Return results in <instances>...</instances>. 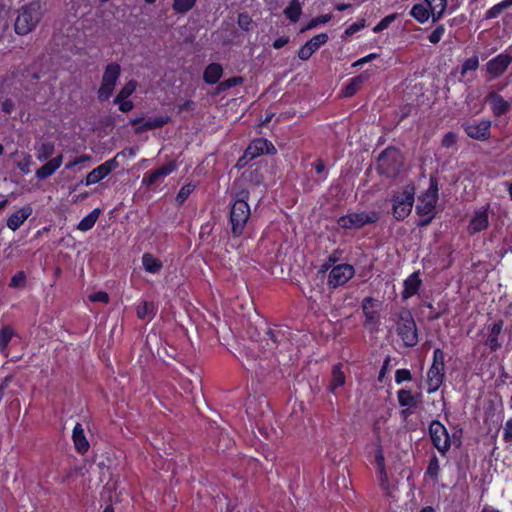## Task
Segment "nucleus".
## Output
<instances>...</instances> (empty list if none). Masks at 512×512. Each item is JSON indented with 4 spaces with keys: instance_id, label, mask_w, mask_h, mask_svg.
Returning <instances> with one entry per match:
<instances>
[{
    "instance_id": "1",
    "label": "nucleus",
    "mask_w": 512,
    "mask_h": 512,
    "mask_svg": "<svg viewBox=\"0 0 512 512\" xmlns=\"http://www.w3.org/2000/svg\"><path fill=\"white\" fill-rule=\"evenodd\" d=\"M43 16V5L39 0L30 1L21 6L17 11L14 22V31L19 36H25L32 32Z\"/></svg>"
},
{
    "instance_id": "2",
    "label": "nucleus",
    "mask_w": 512,
    "mask_h": 512,
    "mask_svg": "<svg viewBox=\"0 0 512 512\" xmlns=\"http://www.w3.org/2000/svg\"><path fill=\"white\" fill-rule=\"evenodd\" d=\"M395 332L405 348H413L419 342V330L412 312L402 308L395 317Z\"/></svg>"
},
{
    "instance_id": "3",
    "label": "nucleus",
    "mask_w": 512,
    "mask_h": 512,
    "mask_svg": "<svg viewBox=\"0 0 512 512\" xmlns=\"http://www.w3.org/2000/svg\"><path fill=\"white\" fill-rule=\"evenodd\" d=\"M251 210L247 200H235L229 210L228 225L230 227L231 236L236 239L240 238L250 219Z\"/></svg>"
},
{
    "instance_id": "4",
    "label": "nucleus",
    "mask_w": 512,
    "mask_h": 512,
    "mask_svg": "<svg viewBox=\"0 0 512 512\" xmlns=\"http://www.w3.org/2000/svg\"><path fill=\"white\" fill-rule=\"evenodd\" d=\"M415 201V186L407 185L401 192L391 197L392 215L397 221L405 220L412 212Z\"/></svg>"
},
{
    "instance_id": "5",
    "label": "nucleus",
    "mask_w": 512,
    "mask_h": 512,
    "mask_svg": "<svg viewBox=\"0 0 512 512\" xmlns=\"http://www.w3.org/2000/svg\"><path fill=\"white\" fill-rule=\"evenodd\" d=\"M381 218L379 211H357L340 216L337 219V225L345 230L362 229L369 224L377 223Z\"/></svg>"
},
{
    "instance_id": "6",
    "label": "nucleus",
    "mask_w": 512,
    "mask_h": 512,
    "mask_svg": "<svg viewBox=\"0 0 512 512\" xmlns=\"http://www.w3.org/2000/svg\"><path fill=\"white\" fill-rule=\"evenodd\" d=\"M403 163L397 148L389 146L378 157L377 170L379 174L389 178L396 177L402 169Z\"/></svg>"
},
{
    "instance_id": "7",
    "label": "nucleus",
    "mask_w": 512,
    "mask_h": 512,
    "mask_svg": "<svg viewBox=\"0 0 512 512\" xmlns=\"http://www.w3.org/2000/svg\"><path fill=\"white\" fill-rule=\"evenodd\" d=\"M428 435L432 446L445 457L451 449L450 434L445 425L438 419H433L428 425Z\"/></svg>"
},
{
    "instance_id": "8",
    "label": "nucleus",
    "mask_w": 512,
    "mask_h": 512,
    "mask_svg": "<svg viewBox=\"0 0 512 512\" xmlns=\"http://www.w3.org/2000/svg\"><path fill=\"white\" fill-rule=\"evenodd\" d=\"M381 302L371 296L365 297L361 302V309L365 317L363 326L370 333L377 332L380 325Z\"/></svg>"
},
{
    "instance_id": "9",
    "label": "nucleus",
    "mask_w": 512,
    "mask_h": 512,
    "mask_svg": "<svg viewBox=\"0 0 512 512\" xmlns=\"http://www.w3.org/2000/svg\"><path fill=\"white\" fill-rule=\"evenodd\" d=\"M355 275V268L348 263L338 264L332 267L329 272L327 285L329 288L336 289L344 286Z\"/></svg>"
},
{
    "instance_id": "10",
    "label": "nucleus",
    "mask_w": 512,
    "mask_h": 512,
    "mask_svg": "<svg viewBox=\"0 0 512 512\" xmlns=\"http://www.w3.org/2000/svg\"><path fill=\"white\" fill-rule=\"evenodd\" d=\"M277 153V150L273 143L266 138H255L253 139L248 147L246 148L244 155L242 158L238 160V165H241V161L244 158L248 160H253L262 155H274Z\"/></svg>"
},
{
    "instance_id": "11",
    "label": "nucleus",
    "mask_w": 512,
    "mask_h": 512,
    "mask_svg": "<svg viewBox=\"0 0 512 512\" xmlns=\"http://www.w3.org/2000/svg\"><path fill=\"white\" fill-rule=\"evenodd\" d=\"M489 212H490V204L480 207L475 210L469 223L467 225V233L470 236H475L482 231H485L489 227Z\"/></svg>"
},
{
    "instance_id": "12",
    "label": "nucleus",
    "mask_w": 512,
    "mask_h": 512,
    "mask_svg": "<svg viewBox=\"0 0 512 512\" xmlns=\"http://www.w3.org/2000/svg\"><path fill=\"white\" fill-rule=\"evenodd\" d=\"M120 167V163L116 158H111L104 163L100 164L92 171H90L82 183L86 186L96 184L106 178L111 172L115 171Z\"/></svg>"
},
{
    "instance_id": "13",
    "label": "nucleus",
    "mask_w": 512,
    "mask_h": 512,
    "mask_svg": "<svg viewBox=\"0 0 512 512\" xmlns=\"http://www.w3.org/2000/svg\"><path fill=\"white\" fill-rule=\"evenodd\" d=\"M491 124L488 119H481L479 121L473 120L463 124V129L467 136L478 141H486L491 136Z\"/></svg>"
},
{
    "instance_id": "14",
    "label": "nucleus",
    "mask_w": 512,
    "mask_h": 512,
    "mask_svg": "<svg viewBox=\"0 0 512 512\" xmlns=\"http://www.w3.org/2000/svg\"><path fill=\"white\" fill-rule=\"evenodd\" d=\"M142 121L143 118L141 117H137L129 121V124L135 127L136 134L162 128L171 121V117L167 114H164L155 117H149L146 121L141 123Z\"/></svg>"
},
{
    "instance_id": "15",
    "label": "nucleus",
    "mask_w": 512,
    "mask_h": 512,
    "mask_svg": "<svg viewBox=\"0 0 512 512\" xmlns=\"http://www.w3.org/2000/svg\"><path fill=\"white\" fill-rule=\"evenodd\" d=\"M422 398V394L417 392L413 394L410 389H400L397 391V400L400 407H403L401 416L407 418L413 413V410L418 407V404Z\"/></svg>"
},
{
    "instance_id": "16",
    "label": "nucleus",
    "mask_w": 512,
    "mask_h": 512,
    "mask_svg": "<svg viewBox=\"0 0 512 512\" xmlns=\"http://www.w3.org/2000/svg\"><path fill=\"white\" fill-rule=\"evenodd\" d=\"M512 63V56L507 53H500L490 59L486 64L487 73L492 79L500 77Z\"/></svg>"
},
{
    "instance_id": "17",
    "label": "nucleus",
    "mask_w": 512,
    "mask_h": 512,
    "mask_svg": "<svg viewBox=\"0 0 512 512\" xmlns=\"http://www.w3.org/2000/svg\"><path fill=\"white\" fill-rule=\"evenodd\" d=\"M374 463L377 469L379 486L384 491L385 495L390 496V482L386 471L385 457L381 446H379L375 451Z\"/></svg>"
},
{
    "instance_id": "18",
    "label": "nucleus",
    "mask_w": 512,
    "mask_h": 512,
    "mask_svg": "<svg viewBox=\"0 0 512 512\" xmlns=\"http://www.w3.org/2000/svg\"><path fill=\"white\" fill-rule=\"evenodd\" d=\"M346 373L344 371V364L338 362L332 366L329 384L327 391L335 396L339 394V389L343 388L346 384Z\"/></svg>"
},
{
    "instance_id": "19",
    "label": "nucleus",
    "mask_w": 512,
    "mask_h": 512,
    "mask_svg": "<svg viewBox=\"0 0 512 512\" xmlns=\"http://www.w3.org/2000/svg\"><path fill=\"white\" fill-rule=\"evenodd\" d=\"M177 165L174 161H170L167 164L161 166L158 169L147 172L142 178V185L150 187L155 185L160 179H163L174 172Z\"/></svg>"
},
{
    "instance_id": "20",
    "label": "nucleus",
    "mask_w": 512,
    "mask_h": 512,
    "mask_svg": "<svg viewBox=\"0 0 512 512\" xmlns=\"http://www.w3.org/2000/svg\"><path fill=\"white\" fill-rule=\"evenodd\" d=\"M486 102L490 105L492 114L496 118L507 114L511 108L510 102L506 101L502 95L494 91L487 94Z\"/></svg>"
},
{
    "instance_id": "21",
    "label": "nucleus",
    "mask_w": 512,
    "mask_h": 512,
    "mask_svg": "<svg viewBox=\"0 0 512 512\" xmlns=\"http://www.w3.org/2000/svg\"><path fill=\"white\" fill-rule=\"evenodd\" d=\"M504 321L499 319L488 326V335L484 341V345L490 350V352H496L502 344L499 341V336L502 332Z\"/></svg>"
},
{
    "instance_id": "22",
    "label": "nucleus",
    "mask_w": 512,
    "mask_h": 512,
    "mask_svg": "<svg viewBox=\"0 0 512 512\" xmlns=\"http://www.w3.org/2000/svg\"><path fill=\"white\" fill-rule=\"evenodd\" d=\"M446 370L439 367H429L426 374L427 393L432 394L439 390L445 380Z\"/></svg>"
},
{
    "instance_id": "23",
    "label": "nucleus",
    "mask_w": 512,
    "mask_h": 512,
    "mask_svg": "<svg viewBox=\"0 0 512 512\" xmlns=\"http://www.w3.org/2000/svg\"><path fill=\"white\" fill-rule=\"evenodd\" d=\"M33 208L27 204L14 213H12L7 219V227L12 230H18L24 222L32 215Z\"/></svg>"
},
{
    "instance_id": "24",
    "label": "nucleus",
    "mask_w": 512,
    "mask_h": 512,
    "mask_svg": "<svg viewBox=\"0 0 512 512\" xmlns=\"http://www.w3.org/2000/svg\"><path fill=\"white\" fill-rule=\"evenodd\" d=\"M370 78L368 71L354 76L348 80L341 90V96L345 98L353 97L362 87V85Z\"/></svg>"
},
{
    "instance_id": "25",
    "label": "nucleus",
    "mask_w": 512,
    "mask_h": 512,
    "mask_svg": "<svg viewBox=\"0 0 512 512\" xmlns=\"http://www.w3.org/2000/svg\"><path fill=\"white\" fill-rule=\"evenodd\" d=\"M422 285V280L420 278V272L415 271L412 274H410L403 283V291L401 293L402 299L407 300L414 295H416Z\"/></svg>"
},
{
    "instance_id": "26",
    "label": "nucleus",
    "mask_w": 512,
    "mask_h": 512,
    "mask_svg": "<svg viewBox=\"0 0 512 512\" xmlns=\"http://www.w3.org/2000/svg\"><path fill=\"white\" fill-rule=\"evenodd\" d=\"M72 441L74 444L75 450L84 455L88 452L90 448L89 441L86 438L84 428L81 423H76L72 430Z\"/></svg>"
},
{
    "instance_id": "27",
    "label": "nucleus",
    "mask_w": 512,
    "mask_h": 512,
    "mask_svg": "<svg viewBox=\"0 0 512 512\" xmlns=\"http://www.w3.org/2000/svg\"><path fill=\"white\" fill-rule=\"evenodd\" d=\"M63 155L59 154L56 157L48 160L44 165L36 170L35 176L39 180H44L52 176L62 165Z\"/></svg>"
},
{
    "instance_id": "28",
    "label": "nucleus",
    "mask_w": 512,
    "mask_h": 512,
    "mask_svg": "<svg viewBox=\"0 0 512 512\" xmlns=\"http://www.w3.org/2000/svg\"><path fill=\"white\" fill-rule=\"evenodd\" d=\"M224 70L221 64L213 62L208 64L203 71V81L208 85L217 84L223 76Z\"/></svg>"
},
{
    "instance_id": "29",
    "label": "nucleus",
    "mask_w": 512,
    "mask_h": 512,
    "mask_svg": "<svg viewBox=\"0 0 512 512\" xmlns=\"http://www.w3.org/2000/svg\"><path fill=\"white\" fill-rule=\"evenodd\" d=\"M424 3L427 5L433 24L443 18L448 5L447 0H424Z\"/></svg>"
},
{
    "instance_id": "30",
    "label": "nucleus",
    "mask_w": 512,
    "mask_h": 512,
    "mask_svg": "<svg viewBox=\"0 0 512 512\" xmlns=\"http://www.w3.org/2000/svg\"><path fill=\"white\" fill-rule=\"evenodd\" d=\"M439 199V183L435 176H430L428 189L419 196L418 200L422 203L431 202L433 205H437Z\"/></svg>"
},
{
    "instance_id": "31",
    "label": "nucleus",
    "mask_w": 512,
    "mask_h": 512,
    "mask_svg": "<svg viewBox=\"0 0 512 512\" xmlns=\"http://www.w3.org/2000/svg\"><path fill=\"white\" fill-rule=\"evenodd\" d=\"M17 336L15 329L11 325H4L0 329V353L4 357H8L9 351V343L13 339V337Z\"/></svg>"
},
{
    "instance_id": "32",
    "label": "nucleus",
    "mask_w": 512,
    "mask_h": 512,
    "mask_svg": "<svg viewBox=\"0 0 512 512\" xmlns=\"http://www.w3.org/2000/svg\"><path fill=\"white\" fill-rule=\"evenodd\" d=\"M157 313V308L153 302L141 301L136 307V315L141 320L151 321Z\"/></svg>"
},
{
    "instance_id": "33",
    "label": "nucleus",
    "mask_w": 512,
    "mask_h": 512,
    "mask_svg": "<svg viewBox=\"0 0 512 512\" xmlns=\"http://www.w3.org/2000/svg\"><path fill=\"white\" fill-rule=\"evenodd\" d=\"M285 338V335L282 330L278 328H268L265 337L263 338L262 342H266V346L268 351H273L277 345Z\"/></svg>"
},
{
    "instance_id": "34",
    "label": "nucleus",
    "mask_w": 512,
    "mask_h": 512,
    "mask_svg": "<svg viewBox=\"0 0 512 512\" xmlns=\"http://www.w3.org/2000/svg\"><path fill=\"white\" fill-rule=\"evenodd\" d=\"M121 74V67L118 63L113 62L106 65L103 76H102V82L116 85L119 77Z\"/></svg>"
},
{
    "instance_id": "35",
    "label": "nucleus",
    "mask_w": 512,
    "mask_h": 512,
    "mask_svg": "<svg viewBox=\"0 0 512 512\" xmlns=\"http://www.w3.org/2000/svg\"><path fill=\"white\" fill-rule=\"evenodd\" d=\"M285 17L292 23H296L302 14V2L300 0H291L283 11Z\"/></svg>"
},
{
    "instance_id": "36",
    "label": "nucleus",
    "mask_w": 512,
    "mask_h": 512,
    "mask_svg": "<svg viewBox=\"0 0 512 512\" xmlns=\"http://www.w3.org/2000/svg\"><path fill=\"white\" fill-rule=\"evenodd\" d=\"M142 264H143L144 269L147 272L152 273V274L158 273L163 267L161 260L156 258L151 253L143 254Z\"/></svg>"
},
{
    "instance_id": "37",
    "label": "nucleus",
    "mask_w": 512,
    "mask_h": 512,
    "mask_svg": "<svg viewBox=\"0 0 512 512\" xmlns=\"http://www.w3.org/2000/svg\"><path fill=\"white\" fill-rule=\"evenodd\" d=\"M409 14L420 24L426 23L431 18L427 5L422 3L414 4Z\"/></svg>"
},
{
    "instance_id": "38",
    "label": "nucleus",
    "mask_w": 512,
    "mask_h": 512,
    "mask_svg": "<svg viewBox=\"0 0 512 512\" xmlns=\"http://www.w3.org/2000/svg\"><path fill=\"white\" fill-rule=\"evenodd\" d=\"M99 214L100 210L98 208L92 210L88 215H86L80 220V222L77 225V229L82 232H87L91 230L94 227L99 217Z\"/></svg>"
},
{
    "instance_id": "39",
    "label": "nucleus",
    "mask_w": 512,
    "mask_h": 512,
    "mask_svg": "<svg viewBox=\"0 0 512 512\" xmlns=\"http://www.w3.org/2000/svg\"><path fill=\"white\" fill-rule=\"evenodd\" d=\"M55 152V145L51 141L42 142L39 147L36 148L37 160L43 162L52 157Z\"/></svg>"
},
{
    "instance_id": "40",
    "label": "nucleus",
    "mask_w": 512,
    "mask_h": 512,
    "mask_svg": "<svg viewBox=\"0 0 512 512\" xmlns=\"http://www.w3.org/2000/svg\"><path fill=\"white\" fill-rule=\"evenodd\" d=\"M440 461L435 453H433L429 459L425 477L430 478L433 481L438 480L440 476Z\"/></svg>"
},
{
    "instance_id": "41",
    "label": "nucleus",
    "mask_w": 512,
    "mask_h": 512,
    "mask_svg": "<svg viewBox=\"0 0 512 512\" xmlns=\"http://www.w3.org/2000/svg\"><path fill=\"white\" fill-rule=\"evenodd\" d=\"M512 6V0H502L499 3L493 5L485 13V19L497 18L505 9Z\"/></svg>"
},
{
    "instance_id": "42",
    "label": "nucleus",
    "mask_w": 512,
    "mask_h": 512,
    "mask_svg": "<svg viewBox=\"0 0 512 512\" xmlns=\"http://www.w3.org/2000/svg\"><path fill=\"white\" fill-rule=\"evenodd\" d=\"M138 83L136 80H129L118 92L113 102H119L120 100L128 99L137 89Z\"/></svg>"
},
{
    "instance_id": "43",
    "label": "nucleus",
    "mask_w": 512,
    "mask_h": 512,
    "mask_svg": "<svg viewBox=\"0 0 512 512\" xmlns=\"http://www.w3.org/2000/svg\"><path fill=\"white\" fill-rule=\"evenodd\" d=\"M197 0H173L172 9L177 14H186L196 4Z\"/></svg>"
},
{
    "instance_id": "44",
    "label": "nucleus",
    "mask_w": 512,
    "mask_h": 512,
    "mask_svg": "<svg viewBox=\"0 0 512 512\" xmlns=\"http://www.w3.org/2000/svg\"><path fill=\"white\" fill-rule=\"evenodd\" d=\"M195 188L196 185L194 183H187L183 185L176 195V202L179 205H182L188 199L191 193L195 190Z\"/></svg>"
},
{
    "instance_id": "45",
    "label": "nucleus",
    "mask_w": 512,
    "mask_h": 512,
    "mask_svg": "<svg viewBox=\"0 0 512 512\" xmlns=\"http://www.w3.org/2000/svg\"><path fill=\"white\" fill-rule=\"evenodd\" d=\"M115 89V85L108 84L105 82H101V85L97 92V97L100 102H104L110 99V97L113 95Z\"/></svg>"
},
{
    "instance_id": "46",
    "label": "nucleus",
    "mask_w": 512,
    "mask_h": 512,
    "mask_svg": "<svg viewBox=\"0 0 512 512\" xmlns=\"http://www.w3.org/2000/svg\"><path fill=\"white\" fill-rule=\"evenodd\" d=\"M26 282H27L26 273L24 271H18L17 273H15L12 276V278L9 282V287L14 288V289H21L26 286Z\"/></svg>"
},
{
    "instance_id": "47",
    "label": "nucleus",
    "mask_w": 512,
    "mask_h": 512,
    "mask_svg": "<svg viewBox=\"0 0 512 512\" xmlns=\"http://www.w3.org/2000/svg\"><path fill=\"white\" fill-rule=\"evenodd\" d=\"M398 18L397 13H392L382 18L377 25L373 27L374 33H380L387 29Z\"/></svg>"
},
{
    "instance_id": "48",
    "label": "nucleus",
    "mask_w": 512,
    "mask_h": 512,
    "mask_svg": "<svg viewBox=\"0 0 512 512\" xmlns=\"http://www.w3.org/2000/svg\"><path fill=\"white\" fill-rule=\"evenodd\" d=\"M330 20H331V16L329 14L319 15L315 18H312L310 21H308L306 26L301 29V32H305V31L314 29L321 24H326Z\"/></svg>"
},
{
    "instance_id": "49",
    "label": "nucleus",
    "mask_w": 512,
    "mask_h": 512,
    "mask_svg": "<svg viewBox=\"0 0 512 512\" xmlns=\"http://www.w3.org/2000/svg\"><path fill=\"white\" fill-rule=\"evenodd\" d=\"M328 40L329 36L327 33H320L312 37L306 43L316 52L321 46L325 45Z\"/></svg>"
},
{
    "instance_id": "50",
    "label": "nucleus",
    "mask_w": 512,
    "mask_h": 512,
    "mask_svg": "<svg viewBox=\"0 0 512 512\" xmlns=\"http://www.w3.org/2000/svg\"><path fill=\"white\" fill-rule=\"evenodd\" d=\"M446 28L444 24H438L428 35V40L431 44H437L441 41L445 34Z\"/></svg>"
},
{
    "instance_id": "51",
    "label": "nucleus",
    "mask_w": 512,
    "mask_h": 512,
    "mask_svg": "<svg viewBox=\"0 0 512 512\" xmlns=\"http://www.w3.org/2000/svg\"><path fill=\"white\" fill-rule=\"evenodd\" d=\"M479 67V59L476 55L467 58L461 66V75L464 76L468 71H476Z\"/></svg>"
},
{
    "instance_id": "52",
    "label": "nucleus",
    "mask_w": 512,
    "mask_h": 512,
    "mask_svg": "<svg viewBox=\"0 0 512 512\" xmlns=\"http://www.w3.org/2000/svg\"><path fill=\"white\" fill-rule=\"evenodd\" d=\"M416 214L418 216L421 215H434L436 216V205H433L431 202L422 203L419 202L416 206Z\"/></svg>"
},
{
    "instance_id": "53",
    "label": "nucleus",
    "mask_w": 512,
    "mask_h": 512,
    "mask_svg": "<svg viewBox=\"0 0 512 512\" xmlns=\"http://www.w3.org/2000/svg\"><path fill=\"white\" fill-rule=\"evenodd\" d=\"M431 366L445 370V353L441 348L434 349Z\"/></svg>"
},
{
    "instance_id": "54",
    "label": "nucleus",
    "mask_w": 512,
    "mask_h": 512,
    "mask_svg": "<svg viewBox=\"0 0 512 512\" xmlns=\"http://www.w3.org/2000/svg\"><path fill=\"white\" fill-rule=\"evenodd\" d=\"M412 373L407 368H401L397 369L395 371V382L396 384H402L403 382H410L412 381Z\"/></svg>"
},
{
    "instance_id": "55",
    "label": "nucleus",
    "mask_w": 512,
    "mask_h": 512,
    "mask_svg": "<svg viewBox=\"0 0 512 512\" xmlns=\"http://www.w3.org/2000/svg\"><path fill=\"white\" fill-rule=\"evenodd\" d=\"M237 24L243 31H249L252 24V18L247 12L238 14Z\"/></svg>"
},
{
    "instance_id": "56",
    "label": "nucleus",
    "mask_w": 512,
    "mask_h": 512,
    "mask_svg": "<svg viewBox=\"0 0 512 512\" xmlns=\"http://www.w3.org/2000/svg\"><path fill=\"white\" fill-rule=\"evenodd\" d=\"M456 143H457V134L452 131L447 132L443 136L442 141H441L442 147H444L446 149L455 147Z\"/></svg>"
},
{
    "instance_id": "57",
    "label": "nucleus",
    "mask_w": 512,
    "mask_h": 512,
    "mask_svg": "<svg viewBox=\"0 0 512 512\" xmlns=\"http://www.w3.org/2000/svg\"><path fill=\"white\" fill-rule=\"evenodd\" d=\"M314 53V49L305 43L299 48L297 56L300 60L307 61Z\"/></svg>"
},
{
    "instance_id": "58",
    "label": "nucleus",
    "mask_w": 512,
    "mask_h": 512,
    "mask_svg": "<svg viewBox=\"0 0 512 512\" xmlns=\"http://www.w3.org/2000/svg\"><path fill=\"white\" fill-rule=\"evenodd\" d=\"M365 27V20L361 19L358 22L349 25L344 32L345 37H350Z\"/></svg>"
},
{
    "instance_id": "59",
    "label": "nucleus",
    "mask_w": 512,
    "mask_h": 512,
    "mask_svg": "<svg viewBox=\"0 0 512 512\" xmlns=\"http://www.w3.org/2000/svg\"><path fill=\"white\" fill-rule=\"evenodd\" d=\"M89 300L91 302H100L107 304L110 300V297L105 291H97L89 295Z\"/></svg>"
},
{
    "instance_id": "60",
    "label": "nucleus",
    "mask_w": 512,
    "mask_h": 512,
    "mask_svg": "<svg viewBox=\"0 0 512 512\" xmlns=\"http://www.w3.org/2000/svg\"><path fill=\"white\" fill-rule=\"evenodd\" d=\"M502 439L505 443L512 445V418L505 422Z\"/></svg>"
},
{
    "instance_id": "61",
    "label": "nucleus",
    "mask_w": 512,
    "mask_h": 512,
    "mask_svg": "<svg viewBox=\"0 0 512 512\" xmlns=\"http://www.w3.org/2000/svg\"><path fill=\"white\" fill-rule=\"evenodd\" d=\"M90 160H91L90 155H88V154L80 155L78 157H75L73 160L69 161L68 163H66L65 169L70 170V169L74 168L75 166L80 165V164L85 163Z\"/></svg>"
},
{
    "instance_id": "62",
    "label": "nucleus",
    "mask_w": 512,
    "mask_h": 512,
    "mask_svg": "<svg viewBox=\"0 0 512 512\" xmlns=\"http://www.w3.org/2000/svg\"><path fill=\"white\" fill-rule=\"evenodd\" d=\"M244 82V78L241 76H233L228 79H225L222 81V85L226 86V88L229 90L233 87L242 85Z\"/></svg>"
},
{
    "instance_id": "63",
    "label": "nucleus",
    "mask_w": 512,
    "mask_h": 512,
    "mask_svg": "<svg viewBox=\"0 0 512 512\" xmlns=\"http://www.w3.org/2000/svg\"><path fill=\"white\" fill-rule=\"evenodd\" d=\"M462 437L463 429L460 427L455 429L452 435H450L451 446L453 445L456 448H459L462 445Z\"/></svg>"
},
{
    "instance_id": "64",
    "label": "nucleus",
    "mask_w": 512,
    "mask_h": 512,
    "mask_svg": "<svg viewBox=\"0 0 512 512\" xmlns=\"http://www.w3.org/2000/svg\"><path fill=\"white\" fill-rule=\"evenodd\" d=\"M390 363H391V358H390V356H387L384 359L383 364H382L381 369H380L379 374H378V381L379 382H383L384 381V378H385L386 374L390 370Z\"/></svg>"
}]
</instances>
